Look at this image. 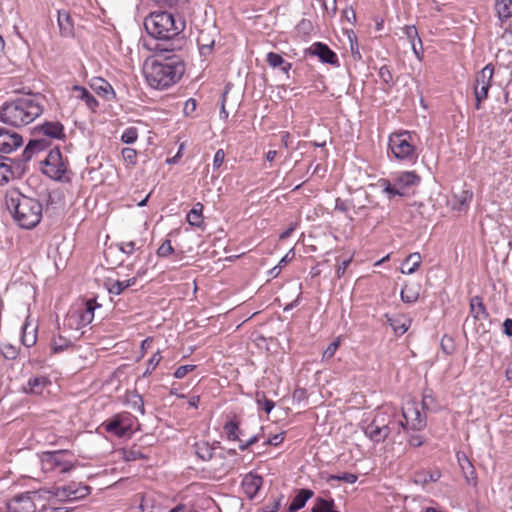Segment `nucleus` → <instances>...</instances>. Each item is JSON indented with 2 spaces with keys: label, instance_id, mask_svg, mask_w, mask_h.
Wrapping results in <instances>:
<instances>
[{
  "label": "nucleus",
  "instance_id": "c03bdc74",
  "mask_svg": "<svg viewBox=\"0 0 512 512\" xmlns=\"http://www.w3.org/2000/svg\"><path fill=\"white\" fill-rule=\"evenodd\" d=\"M122 159L128 168L136 166L138 161V153L133 148H123L121 151Z\"/></svg>",
  "mask_w": 512,
  "mask_h": 512
},
{
  "label": "nucleus",
  "instance_id": "20e7f679",
  "mask_svg": "<svg viewBox=\"0 0 512 512\" xmlns=\"http://www.w3.org/2000/svg\"><path fill=\"white\" fill-rule=\"evenodd\" d=\"M144 27L149 35L159 40H172L185 28V22L176 20L174 15L167 11L151 12L144 20Z\"/></svg>",
  "mask_w": 512,
  "mask_h": 512
},
{
  "label": "nucleus",
  "instance_id": "49530a36",
  "mask_svg": "<svg viewBox=\"0 0 512 512\" xmlns=\"http://www.w3.org/2000/svg\"><path fill=\"white\" fill-rule=\"evenodd\" d=\"M459 209L467 208L473 199V192L471 190H462L455 196Z\"/></svg>",
  "mask_w": 512,
  "mask_h": 512
},
{
  "label": "nucleus",
  "instance_id": "f257e3e1",
  "mask_svg": "<svg viewBox=\"0 0 512 512\" xmlns=\"http://www.w3.org/2000/svg\"><path fill=\"white\" fill-rule=\"evenodd\" d=\"M185 72V63L176 54H159L144 62L143 74L151 88L167 89L176 84Z\"/></svg>",
  "mask_w": 512,
  "mask_h": 512
},
{
  "label": "nucleus",
  "instance_id": "6ab92c4d",
  "mask_svg": "<svg viewBox=\"0 0 512 512\" xmlns=\"http://www.w3.org/2000/svg\"><path fill=\"white\" fill-rule=\"evenodd\" d=\"M309 52L312 55L318 56L323 63H327L333 66L339 65L337 54L332 51L326 44L321 42L314 43L310 48Z\"/></svg>",
  "mask_w": 512,
  "mask_h": 512
},
{
  "label": "nucleus",
  "instance_id": "473e14b6",
  "mask_svg": "<svg viewBox=\"0 0 512 512\" xmlns=\"http://www.w3.org/2000/svg\"><path fill=\"white\" fill-rule=\"evenodd\" d=\"M495 10L503 23L512 16V0H495Z\"/></svg>",
  "mask_w": 512,
  "mask_h": 512
},
{
  "label": "nucleus",
  "instance_id": "4be33fe9",
  "mask_svg": "<svg viewBox=\"0 0 512 512\" xmlns=\"http://www.w3.org/2000/svg\"><path fill=\"white\" fill-rule=\"evenodd\" d=\"M420 176L415 171H404L396 174L393 181L400 190L404 191L420 183Z\"/></svg>",
  "mask_w": 512,
  "mask_h": 512
},
{
  "label": "nucleus",
  "instance_id": "13d9d810",
  "mask_svg": "<svg viewBox=\"0 0 512 512\" xmlns=\"http://www.w3.org/2000/svg\"><path fill=\"white\" fill-rule=\"evenodd\" d=\"M136 497L140 499L139 509L141 512H153L152 506L150 505V498L147 495L139 494Z\"/></svg>",
  "mask_w": 512,
  "mask_h": 512
},
{
  "label": "nucleus",
  "instance_id": "f03ea898",
  "mask_svg": "<svg viewBox=\"0 0 512 512\" xmlns=\"http://www.w3.org/2000/svg\"><path fill=\"white\" fill-rule=\"evenodd\" d=\"M44 103L45 97L41 94L7 102L0 108V121L13 127L26 126L42 115Z\"/></svg>",
  "mask_w": 512,
  "mask_h": 512
},
{
  "label": "nucleus",
  "instance_id": "052dcab7",
  "mask_svg": "<svg viewBox=\"0 0 512 512\" xmlns=\"http://www.w3.org/2000/svg\"><path fill=\"white\" fill-rule=\"evenodd\" d=\"M225 160V152L223 149H218L214 155L213 159V167L214 169H218L221 167Z\"/></svg>",
  "mask_w": 512,
  "mask_h": 512
},
{
  "label": "nucleus",
  "instance_id": "f8f14e48",
  "mask_svg": "<svg viewBox=\"0 0 512 512\" xmlns=\"http://www.w3.org/2000/svg\"><path fill=\"white\" fill-rule=\"evenodd\" d=\"M91 487L80 482H70L67 485L56 487L53 495L60 501H77L87 497Z\"/></svg>",
  "mask_w": 512,
  "mask_h": 512
},
{
  "label": "nucleus",
  "instance_id": "3c124183",
  "mask_svg": "<svg viewBox=\"0 0 512 512\" xmlns=\"http://www.w3.org/2000/svg\"><path fill=\"white\" fill-rule=\"evenodd\" d=\"M256 402L266 413H270L275 406L274 402L268 399L264 393L256 394Z\"/></svg>",
  "mask_w": 512,
  "mask_h": 512
},
{
  "label": "nucleus",
  "instance_id": "603ef678",
  "mask_svg": "<svg viewBox=\"0 0 512 512\" xmlns=\"http://www.w3.org/2000/svg\"><path fill=\"white\" fill-rule=\"evenodd\" d=\"M340 344H341V337H337L324 350L323 355H322V359L323 360H328V359L332 358L335 355L336 351L338 350Z\"/></svg>",
  "mask_w": 512,
  "mask_h": 512
},
{
  "label": "nucleus",
  "instance_id": "393cba45",
  "mask_svg": "<svg viewBox=\"0 0 512 512\" xmlns=\"http://www.w3.org/2000/svg\"><path fill=\"white\" fill-rule=\"evenodd\" d=\"M58 26L60 34L63 37H72L74 35V22L71 15L65 11H58Z\"/></svg>",
  "mask_w": 512,
  "mask_h": 512
},
{
  "label": "nucleus",
  "instance_id": "680f3d73",
  "mask_svg": "<svg viewBox=\"0 0 512 512\" xmlns=\"http://www.w3.org/2000/svg\"><path fill=\"white\" fill-rule=\"evenodd\" d=\"M352 262V257H350L349 259L347 260H344L342 261L338 266H337V269H336V277L338 279L342 278L347 270V268L349 267L350 263Z\"/></svg>",
  "mask_w": 512,
  "mask_h": 512
},
{
  "label": "nucleus",
  "instance_id": "7ed1b4c3",
  "mask_svg": "<svg viewBox=\"0 0 512 512\" xmlns=\"http://www.w3.org/2000/svg\"><path fill=\"white\" fill-rule=\"evenodd\" d=\"M5 202L12 212L15 222L24 229H33L42 219V204L35 198L28 197L16 189L6 193Z\"/></svg>",
  "mask_w": 512,
  "mask_h": 512
},
{
  "label": "nucleus",
  "instance_id": "ea45409f",
  "mask_svg": "<svg viewBox=\"0 0 512 512\" xmlns=\"http://www.w3.org/2000/svg\"><path fill=\"white\" fill-rule=\"evenodd\" d=\"M470 312L474 318L480 319L487 315L483 300L479 296H475L470 300Z\"/></svg>",
  "mask_w": 512,
  "mask_h": 512
},
{
  "label": "nucleus",
  "instance_id": "8fccbe9b",
  "mask_svg": "<svg viewBox=\"0 0 512 512\" xmlns=\"http://www.w3.org/2000/svg\"><path fill=\"white\" fill-rule=\"evenodd\" d=\"M138 139V129L136 127H128L126 128L122 135L121 141L126 144H132Z\"/></svg>",
  "mask_w": 512,
  "mask_h": 512
},
{
  "label": "nucleus",
  "instance_id": "5fc2aeb1",
  "mask_svg": "<svg viewBox=\"0 0 512 512\" xmlns=\"http://www.w3.org/2000/svg\"><path fill=\"white\" fill-rule=\"evenodd\" d=\"M358 477L355 474L352 473H342L341 475H330L327 479L328 482L331 481H343L346 483L353 484L357 481Z\"/></svg>",
  "mask_w": 512,
  "mask_h": 512
},
{
  "label": "nucleus",
  "instance_id": "412c9836",
  "mask_svg": "<svg viewBox=\"0 0 512 512\" xmlns=\"http://www.w3.org/2000/svg\"><path fill=\"white\" fill-rule=\"evenodd\" d=\"M404 34L411 44V48L416 58L421 61L424 57L422 41L418 35V30L414 25H406L403 28Z\"/></svg>",
  "mask_w": 512,
  "mask_h": 512
},
{
  "label": "nucleus",
  "instance_id": "0eeeda50",
  "mask_svg": "<svg viewBox=\"0 0 512 512\" xmlns=\"http://www.w3.org/2000/svg\"><path fill=\"white\" fill-rule=\"evenodd\" d=\"M40 462L44 473L62 474L75 468L72 454L66 450L43 452L40 456Z\"/></svg>",
  "mask_w": 512,
  "mask_h": 512
},
{
  "label": "nucleus",
  "instance_id": "c85d7f7f",
  "mask_svg": "<svg viewBox=\"0 0 512 512\" xmlns=\"http://www.w3.org/2000/svg\"><path fill=\"white\" fill-rule=\"evenodd\" d=\"M223 430L229 441H240V421L237 419L236 415H234L232 419L226 421L223 426Z\"/></svg>",
  "mask_w": 512,
  "mask_h": 512
},
{
  "label": "nucleus",
  "instance_id": "2eb2a0df",
  "mask_svg": "<svg viewBox=\"0 0 512 512\" xmlns=\"http://www.w3.org/2000/svg\"><path fill=\"white\" fill-rule=\"evenodd\" d=\"M99 306L95 299H89L82 308L71 313L69 319L74 320L78 328L87 326L93 321L94 311Z\"/></svg>",
  "mask_w": 512,
  "mask_h": 512
},
{
  "label": "nucleus",
  "instance_id": "e433bc0d",
  "mask_svg": "<svg viewBox=\"0 0 512 512\" xmlns=\"http://www.w3.org/2000/svg\"><path fill=\"white\" fill-rule=\"evenodd\" d=\"M196 455L203 461H208L213 457L214 448L206 441H198L194 444Z\"/></svg>",
  "mask_w": 512,
  "mask_h": 512
},
{
  "label": "nucleus",
  "instance_id": "338daca9",
  "mask_svg": "<svg viewBox=\"0 0 512 512\" xmlns=\"http://www.w3.org/2000/svg\"><path fill=\"white\" fill-rule=\"evenodd\" d=\"M502 38L507 44L512 45V21L505 27L502 33Z\"/></svg>",
  "mask_w": 512,
  "mask_h": 512
},
{
  "label": "nucleus",
  "instance_id": "09e8293b",
  "mask_svg": "<svg viewBox=\"0 0 512 512\" xmlns=\"http://www.w3.org/2000/svg\"><path fill=\"white\" fill-rule=\"evenodd\" d=\"M174 253V248L169 239L164 240L158 247L156 254L159 258H167Z\"/></svg>",
  "mask_w": 512,
  "mask_h": 512
},
{
  "label": "nucleus",
  "instance_id": "864d4df0",
  "mask_svg": "<svg viewBox=\"0 0 512 512\" xmlns=\"http://www.w3.org/2000/svg\"><path fill=\"white\" fill-rule=\"evenodd\" d=\"M0 351L6 359H15L18 355L17 347L9 343L1 344Z\"/></svg>",
  "mask_w": 512,
  "mask_h": 512
},
{
  "label": "nucleus",
  "instance_id": "f704fd0d",
  "mask_svg": "<svg viewBox=\"0 0 512 512\" xmlns=\"http://www.w3.org/2000/svg\"><path fill=\"white\" fill-rule=\"evenodd\" d=\"M203 205L201 203H196L193 208L187 214V222L191 226L200 227L203 223Z\"/></svg>",
  "mask_w": 512,
  "mask_h": 512
},
{
  "label": "nucleus",
  "instance_id": "c756f323",
  "mask_svg": "<svg viewBox=\"0 0 512 512\" xmlns=\"http://www.w3.org/2000/svg\"><path fill=\"white\" fill-rule=\"evenodd\" d=\"M40 129L45 136L53 139L65 137L64 126L60 122H45Z\"/></svg>",
  "mask_w": 512,
  "mask_h": 512
},
{
  "label": "nucleus",
  "instance_id": "7c9ffc66",
  "mask_svg": "<svg viewBox=\"0 0 512 512\" xmlns=\"http://www.w3.org/2000/svg\"><path fill=\"white\" fill-rule=\"evenodd\" d=\"M268 65L272 68H280L282 72L288 74L292 68V64L287 62L280 54L269 52L266 56Z\"/></svg>",
  "mask_w": 512,
  "mask_h": 512
},
{
  "label": "nucleus",
  "instance_id": "dca6fc26",
  "mask_svg": "<svg viewBox=\"0 0 512 512\" xmlns=\"http://www.w3.org/2000/svg\"><path fill=\"white\" fill-rule=\"evenodd\" d=\"M147 269L141 268L136 274L126 280H113L108 279L106 282L107 290L110 294L120 295L129 287L134 286L139 278H142L146 274Z\"/></svg>",
  "mask_w": 512,
  "mask_h": 512
},
{
  "label": "nucleus",
  "instance_id": "de8ad7c7",
  "mask_svg": "<svg viewBox=\"0 0 512 512\" xmlns=\"http://www.w3.org/2000/svg\"><path fill=\"white\" fill-rule=\"evenodd\" d=\"M161 360H162L161 351L158 350L148 360L147 369L144 372L143 376L146 377V376L150 375L156 369V367L159 365Z\"/></svg>",
  "mask_w": 512,
  "mask_h": 512
},
{
  "label": "nucleus",
  "instance_id": "4468645a",
  "mask_svg": "<svg viewBox=\"0 0 512 512\" xmlns=\"http://www.w3.org/2000/svg\"><path fill=\"white\" fill-rule=\"evenodd\" d=\"M23 171L24 168L19 161L0 156V185L8 183L11 179L20 177Z\"/></svg>",
  "mask_w": 512,
  "mask_h": 512
},
{
  "label": "nucleus",
  "instance_id": "bf43d9fd",
  "mask_svg": "<svg viewBox=\"0 0 512 512\" xmlns=\"http://www.w3.org/2000/svg\"><path fill=\"white\" fill-rule=\"evenodd\" d=\"M282 496L274 498L272 502L265 504L264 512H277L281 506Z\"/></svg>",
  "mask_w": 512,
  "mask_h": 512
},
{
  "label": "nucleus",
  "instance_id": "39448f33",
  "mask_svg": "<svg viewBox=\"0 0 512 512\" xmlns=\"http://www.w3.org/2000/svg\"><path fill=\"white\" fill-rule=\"evenodd\" d=\"M396 417L397 409L393 405H382L375 412L371 423L365 427L364 434L375 443L383 442L393 430L397 431Z\"/></svg>",
  "mask_w": 512,
  "mask_h": 512
},
{
  "label": "nucleus",
  "instance_id": "423d86ee",
  "mask_svg": "<svg viewBox=\"0 0 512 512\" xmlns=\"http://www.w3.org/2000/svg\"><path fill=\"white\" fill-rule=\"evenodd\" d=\"M415 138L416 134L407 130L393 132L388 138V150L398 161L415 163L418 159Z\"/></svg>",
  "mask_w": 512,
  "mask_h": 512
},
{
  "label": "nucleus",
  "instance_id": "9b49d317",
  "mask_svg": "<svg viewBox=\"0 0 512 512\" xmlns=\"http://www.w3.org/2000/svg\"><path fill=\"white\" fill-rule=\"evenodd\" d=\"M41 496L37 491L17 494L6 503L8 512H35Z\"/></svg>",
  "mask_w": 512,
  "mask_h": 512
},
{
  "label": "nucleus",
  "instance_id": "b1692460",
  "mask_svg": "<svg viewBox=\"0 0 512 512\" xmlns=\"http://www.w3.org/2000/svg\"><path fill=\"white\" fill-rule=\"evenodd\" d=\"M262 483V477L249 473L242 480V488L249 498H253L258 493Z\"/></svg>",
  "mask_w": 512,
  "mask_h": 512
},
{
  "label": "nucleus",
  "instance_id": "e2e57ef3",
  "mask_svg": "<svg viewBox=\"0 0 512 512\" xmlns=\"http://www.w3.org/2000/svg\"><path fill=\"white\" fill-rule=\"evenodd\" d=\"M380 78L387 84L393 81V76L390 69L387 66H382L379 70Z\"/></svg>",
  "mask_w": 512,
  "mask_h": 512
},
{
  "label": "nucleus",
  "instance_id": "a211bd4d",
  "mask_svg": "<svg viewBox=\"0 0 512 512\" xmlns=\"http://www.w3.org/2000/svg\"><path fill=\"white\" fill-rule=\"evenodd\" d=\"M51 385L52 382L49 377L40 375L30 378L23 390L29 394L44 395L45 392L49 393Z\"/></svg>",
  "mask_w": 512,
  "mask_h": 512
},
{
  "label": "nucleus",
  "instance_id": "1a4fd4ad",
  "mask_svg": "<svg viewBox=\"0 0 512 512\" xmlns=\"http://www.w3.org/2000/svg\"><path fill=\"white\" fill-rule=\"evenodd\" d=\"M137 425L138 420L134 415L122 411L106 419L101 427L108 434L121 438L132 435L137 430Z\"/></svg>",
  "mask_w": 512,
  "mask_h": 512
},
{
  "label": "nucleus",
  "instance_id": "58836bf2",
  "mask_svg": "<svg viewBox=\"0 0 512 512\" xmlns=\"http://www.w3.org/2000/svg\"><path fill=\"white\" fill-rule=\"evenodd\" d=\"M125 400L128 405H130L135 411L144 414V401L142 397L135 391L127 392L125 395Z\"/></svg>",
  "mask_w": 512,
  "mask_h": 512
},
{
  "label": "nucleus",
  "instance_id": "a19ab883",
  "mask_svg": "<svg viewBox=\"0 0 512 512\" xmlns=\"http://www.w3.org/2000/svg\"><path fill=\"white\" fill-rule=\"evenodd\" d=\"M50 346L53 353H60L72 347V342L63 336L58 335L52 338Z\"/></svg>",
  "mask_w": 512,
  "mask_h": 512
},
{
  "label": "nucleus",
  "instance_id": "37998d69",
  "mask_svg": "<svg viewBox=\"0 0 512 512\" xmlns=\"http://www.w3.org/2000/svg\"><path fill=\"white\" fill-rule=\"evenodd\" d=\"M43 148V144L41 141H38V140H32L30 141L27 146L25 147L24 151L22 152V160L19 161L20 163L21 162H27L29 161L33 154L37 151H40L41 149Z\"/></svg>",
  "mask_w": 512,
  "mask_h": 512
},
{
  "label": "nucleus",
  "instance_id": "79ce46f5",
  "mask_svg": "<svg viewBox=\"0 0 512 512\" xmlns=\"http://www.w3.org/2000/svg\"><path fill=\"white\" fill-rule=\"evenodd\" d=\"M419 298V289L411 286V285H404V287L401 290V299L403 302L412 304L416 302Z\"/></svg>",
  "mask_w": 512,
  "mask_h": 512
},
{
  "label": "nucleus",
  "instance_id": "a18cd8bd",
  "mask_svg": "<svg viewBox=\"0 0 512 512\" xmlns=\"http://www.w3.org/2000/svg\"><path fill=\"white\" fill-rule=\"evenodd\" d=\"M122 458L127 461H136L138 459H144L145 456L141 452L140 448L137 447H131V448H125L122 450Z\"/></svg>",
  "mask_w": 512,
  "mask_h": 512
},
{
  "label": "nucleus",
  "instance_id": "4d7b16f0",
  "mask_svg": "<svg viewBox=\"0 0 512 512\" xmlns=\"http://www.w3.org/2000/svg\"><path fill=\"white\" fill-rule=\"evenodd\" d=\"M196 368L195 365H183V366H179L175 372H174V377L177 378V379H182L184 378L188 373L192 372L194 369Z\"/></svg>",
  "mask_w": 512,
  "mask_h": 512
},
{
  "label": "nucleus",
  "instance_id": "774afa93",
  "mask_svg": "<svg viewBox=\"0 0 512 512\" xmlns=\"http://www.w3.org/2000/svg\"><path fill=\"white\" fill-rule=\"evenodd\" d=\"M153 341H154L153 337H147L146 339H144L142 341L141 346H140L141 357H144V355L146 354L147 350L151 347Z\"/></svg>",
  "mask_w": 512,
  "mask_h": 512
},
{
  "label": "nucleus",
  "instance_id": "a878e982",
  "mask_svg": "<svg viewBox=\"0 0 512 512\" xmlns=\"http://www.w3.org/2000/svg\"><path fill=\"white\" fill-rule=\"evenodd\" d=\"M73 96L76 99H80L84 101L86 106L91 109L92 111H95L98 107L99 103L95 99V97L85 88L82 86L75 85L72 88Z\"/></svg>",
  "mask_w": 512,
  "mask_h": 512
},
{
  "label": "nucleus",
  "instance_id": "c9c22d12",
  "mask_svg": "<svg viewBox=\"0 0 512 512\" xmlns=\"http://www.w3.org/2000/svg\"><path fill=\"white\" fill-rule=\"evenodd\" d=\"M21 341L22 344L28 348L34 346L37 341L36 328L31 327L28 323H25L22 326Z\"/></svg>",
  "mask_w": 512,
  "mask_h": 512
},
{
  "label": "nucleus",
  "instance_id": "69168bd1",
  "mask_svg": "<svg viewBox=\"0 0 512 512\" xmlns=\"http://www.w3.org/2000/svg\"><path fill=\"white\" fill-rule=\"evenodd\" d=\"M284 441V434H275L268 438V440L265 442V444L278 446Z\"/></svg>",
  "mask_w": 512,
  "mask_h": 512
},
{
  "label": "nucleus",
  "instance_id": "ddd939ff",
  "mask_svg": "<svg viewBox=\"0 0 512 512\" xmlns=\"http://www.w3.org/2000/svg\"><path fill=\"white\" fill-rule=\"evenodd\" d=\"M67 170L59 149H52L43 161L42 171L48 177L59 180Z\"/></svg>",
  "mask_w": 512,
  "mask_h": 512
},
{
  "label": "nucleus",
  "instance_id": "9d476101",
  "mask_svg": "<svg viewBox=\"0 0 512 512\" xmlns=\"http://www.w3.org/2000/svg\"><path fill=\"white\" fill-rule=\"evenodd\" d=\"M493 74L494 67L491 64H488L475 75L473 93L476 100L475 108L477 110L482 108V102L488 98V92L491 87Z\"/></svg>",
  "mask_w": 512,
  "mask_h": 512
},
{
  "label": "nucleus",
  "instance_id": "bb28decb",
  "mask_svg": "<svg viewBox=\"0 0 512 512\" xmlns=\"http://www.w3.org/2000/svg\"><path fill=\"white\" fill-rule=\"evenodd\" d=\"M314 495V492L310 489H300L296 496L292 499L287 512H297L300 509H302L306 502L312 498Z\"/></svg>",
  "mask_w": 512,
  "mask_h": 512
},
{
  "label": "nucleus",
  "instance_id": "cd10ccee",
  "mask_svg": "<svg viewBox=\"0 0 512 512\" xmlns=\"http://www.w3.org/2000/svg\"><path fill=\"white\" fill-rule=\"evenodd\" d=\"M422 263V256L419 252L410 253L401 265V273L413 274L416 272Z\"/></svg>",
  "mask_w": 512,
  "mask_h": 512
},
{
  "label": "nucleus",
  "instance_id": "f3484780",
  "mask_svg": "<svg viewBox=\"0 0 512 512\" xmlns=\"http://www.w3.org/2000/svg\"><path fill=\"white\" fill-rule=\"evenodd\" d=\"M22 137L16 132L0 127V153H11L22 145Z\"/></svg>",
  "mask_w": 512,
  "mask_h": 512
},
{
  "label": "nucleus",
  "instance_id": "4c0bfd02",
  "mask_svg": "<svg viewBox=\"0 0 512 512\" xmlns=\"http://www.w3.org/2000/svg\"><path fill=\"white\" fill-rule=\"evenodd\" d=\"M311 512H340L335 509V502L332 498H317L314 502Z\"/></svg>",
  "mask_w": 512,
  "mask_h": 512
},
{
  "label": "nucleus",
  "instance_id": "aec40b11",
  "mask_svg": "<svg viewBox=\"0 0 512 512\" xmlns=\"http://www.w3.org/2000/svg\"><path fill=\"white\" fill-rule=\"evenodd\" d=\"M91 89L100 97L106 100L115 98V92L112 85L101 77H94L90 82Z\"/></svg>",
  "mask_w": 512,
  "mask_h": 512
},
{
  "label": "nucleus",
  "instance_id": "6e6d98bb",
  "mask_svg": "<svg viewBox=\"0 0 512 512\" xmlns=\"http://www.w3.org/2000/svg\"><path fill=\"white\" fill-rule=\"evenodd\" d=\"M384 192L388 193L390 196H404L405 192L400 190L398 186L395 184L392 185L388 180H384Z\"/></svg>",
  "mask_w": 512,
  "mask_h": 512
},
{
  "label": "nucleus",
  "instance_id": "0e129e2a",
  "mask_svg": "<svg viewBox=\"0 0 512 512\" xmlns=\"http://www.w3.org/2000/svg\"><path fill=\"white\" fill-rule=\"evenodd\" d=\"M424 442H425V439L420 434L411 435L408 439L409 445L413 446V447H420L424 444Z\"/></svg>",
  "mask_w": 512,
  "mask_h": 512
},
{
  "label": "nucleus",
  "instance_id": "72a5a7b5",
  "mask_svg": "<svg viewBox=\"0 0 512 512\" xmlns=\"http://www.w3.org/2000/svg\"><path fill=\"white\" fill-rule=\"evenodd\" d=\"M388 322L397 335H403L411 325V320L403 316L389 318Z\"/></svg>",
  "mask_w": 512,
  "mask_h": 512
},
{
  "label": "nucleus",
  "instance_id": "6e6552de",
  "mask_svg": "<svg viewBox=\"0 0 512 512\" xmlns=\"http://www.w3.org/2000/svg\"><path fill=\"white\" fill-rule=\"evenodd\" d=\"M402 420L395 419L397 433L405 431H421L426 427L427 416L422 411L420 404L415 401H407L402 407Z\"/></svg>",
  "mask_w": 512,
  "mask_h": 512
},
{
  "label": "nucleus",
  "instance_id": "5701e85b",
  "mask_svg": "<svg viewBox=\"0 0 512 512\" xmlns=\"http://www.w3.org/2000/svg\"><path fill=\"white\" fill-rule=\"evenodd\" d=\"M441 477L438 469H421L413 474V482L417 485L426 486L430 483L437 482Z\"/></svg>",
  "mask_w": 512,
  "mask_h": 512
},
{
  "label": "nucleus",
  "instance_id": "2f4dec72",
  "mask_svg": "<svg viewBox=\"0 0 512 512\" xmlns=\"http://www.w3.org/2000/svg\"><path fill=\"white\" fill-rule=\"evenodd\" d=\"M143 246V240H122L117 244L118 249L128 256L141 251Z\"/></svg>",
  "mask_w": 512,
  "mask_h": 512
}]
</instances>
